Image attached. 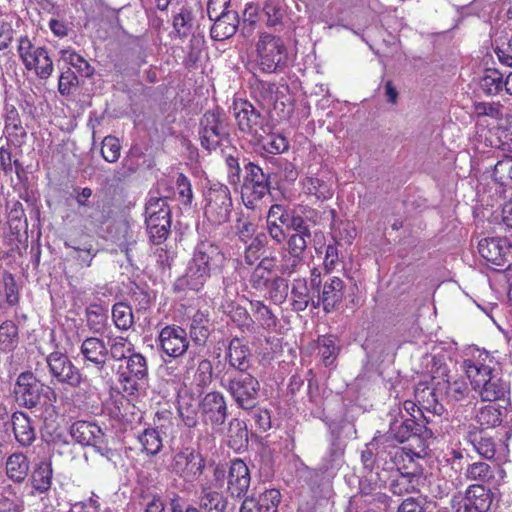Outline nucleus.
<instances>
[{
  "mask_svg": "<svg viewBox=\"0 0 512 512\" xmlns=\"http://www.w3.org/2000/svg\"><path fill=\"white\" fill-rule=\"evenodd\" d=\"M226 257L219 246L209 241L200 242L194 251L184 276L174 284L176 290H200L212 274L223 268Z\"/></svg>",
  "mask_w": 512,
  "mask_h": 512,
  "instance_id": "obj_1",
  "label": "nucleus"
},
{
  "mask_svg": "<svg viewBox=\"0 0 512 512\" xmlns=\"http://www.w3.org/2000/svg\"><path fill=\"white\" fill-rule=\"evenodd\" d=\"M17 53L26 70L41 79L51 76L54 70L53 61L45 47L34 45L27 36H24L18 40Z\"/></svg>",
  "mask_w": 512,
  "mask_h": 512,
  "instance_id": "obj_2",
  "label": "nucleus"
},
{
  "mask_svg": "<svg viewBox=\"0 0 512 512\" xmlns=\"http://www.w3.org/2000/svg\"><path fill=\"white\" fill-rule=\"evenodd\" d=\"M204 215L214 224L221 225L228 221L232 211L230 190L221 183H211L204 193Z\"/></svg>",
  "mask_w": 512,
  "mask_h": 512,
  "instance_id": "obj_3",
  "label": "nucleus"
},
{
  "mask_svg": "<svg viewBox=\"0 0 512 512\" xmlns=\"http://www.w3.org/2000/svg\"><path fill=\"white\" fill-rule=\"evenodd\" d=\"M167 198L168 195L151 194L146 203V225L150 237L155 243H161L169 232L171 222Z\"/></svg>",
  "mask_w": 512,
  "mask_h": 512,
  "instance_id": "obj_4",
  "label": "nucleus"
},
{
  "mask_svg": "<svg viewBox=\"0 0 512 512\" xmlns=\"http://www.w3.org/2000/svg\"><path fill=\"white\" fill-rule=\"evenodd\" d=\"M117 375L122 389L129 395L135 394L147 381V359L141 353L133 352L119 365Z\"/></svg>",
  "mask_w": 512,
  "mask_h": 512,
  "instance_id": "obj_5",
  "label": "nucleus"
},
{
  "mask_svg": "<svg viewBox=\"0 0 512 512\" xmlns=\"http://www.w3.org/2000/svg\"><path fill=\"white\" fill-rule=\"evenodd\" d=\"M256 55L260 68L271 73L284 65L287 48L280 37L262 33L256 43Z\"/></svg>",
  "mask_w": 512,
  "mask_h": 512,
  "instance_id": "obj_6",
  "label": "nucleus"
},
{
  "mask_svg": "<svg viewBox=\"0 0 512 512\" xmlns=\"http://www.w3.org/2000/svg\"><path fill=\"white\" fill-rule=\"evenodd\" d=\"M498 361L486 350L473 348L462 362V370L474 389L495 373Z\"/></svg>",
  "mask_w": 512,
  "mask_h": 512,
  "instance_id": "obj_7",
  "label": "nucleus"
},
{
  "mask_svg": "<svg viewBox=\"0 0 512 512\" xmlns=\"http://www.w3.org/2000/svg\"><path fill=\"white\" fill-rule=\"evenodd\" d=\"M16 400L27 408L35 407L42 396L47 398L49 403L56 400V394L50 387L44 385L31 372L21 373L14 387Z\"/></svg>",
  "mask_w": 512,
  "mask_h": 512,
  "instance_id": "obj_8",
  "label": "nucleus"
},
{
  "mask_svg": "<svg viewBox=\"0 0 512 512\" xmlns=\"http://www.w3.org/2000/svg\"><path fill=\"white\" fill-rule=\"evenodd\" d=\"M72 438L81 445H90L108 460H112L115 452L107 447L102 429L95 423L77 421L70 428Z\"/></svg>",
  "mask_w": 512,
  "mask_h": 512,
  "instance_id": "obj_9",
  "label": "nucleus"
},
{
  "mask_svg": "<svg viewBox=\"0 0 512 512\" xmlns=\"http://www.w3.org/2000/svg\"><path fill=\"white\" fill-rule=\"evenodd\" d=\"M493 502V495L483 485H470L464 496H454L452 508L454 512H487Z\"/></svg>",
  "mask_w": 512,
  "mask_h": 512,
  "instance_id": "obj_10",
  "label": "nucleus"
},
{
  "mask_svg": "<svg viewBox=\"0 0 512 512\" xmlns=\"http://www.w3.org/2000/svg\"><path fill=\"white\" fill-rule=\"evenodd\" d=\"M205 462L200 453L192 448H185L175 454L171 468L173 472L186 481H194L203 472Z\"/></svg>",
  "mask_w": 512,
  "mask_h": 512,
  "instance_id": "obj_11",
  "label": "nucleus"
},
{
  "mask_svg": "<svg viewBox=\"0 0 512 512\" xmlns=\"http://www.w3.org/2000/svg\"><path fill=\"white\" fill-rule=\"evenodd\" d=\"M234 115L239 129L253 139L261 136L262 132H266L267 125L264 123V118L251 103L247 101L235 102Z\"/></svg>",
  "mask_w": 512,
  "mask_h": 512,
  "instance_id": "obj_12",
  "label": "nucleus"
},
{
  "mask_svg": "<svg viewBox=\"0 0 512 512\" xmlns=\"http://www.w3.org/2000/svg\"><path fill=\"white\" fill-rule=\"evenodd\" d=\"M161 350L172 358L183 356L189 348V339L185 329L177 325L163 327L158 335Z\"/></svg>",
  "mask_w": 512,
  "mask_h": 512,
  "instance_id": "obj_13",
  "label": "nucleus"
},
{
  "mask_svg": "<svg viewBox=\"0 0 512 512\" xmlns=\"http://www.w3.org/2000/svg\"><path fill=\"white\" fill-rule=\"evenodd\" d=\"M246 178L242 188V198L247 207L253 205L254 200H259L268 192V180L262 169L252 163L246 166Z\"/></svg>",
  "mask_w": 512,
  "mask_h": 512,
  "instance_id": "obj_14",
  "label": "nucleus"
},
{
  "mask_svg": "<svg viewBox=\"0 0 512 512\" xmlns=\"http://www.w3.org/2000/svg\"><path fill=\"white\" fill-rule=\"evenodd\" d=\"M259 390L258 381L249 374L241 375L229 382V391L237 404L244 409L255 406Z\"/></svg>",
  "mask_w": 512,
  "mask_h": 512,
  "instance_id": "obj_15",
  "label": "nucleus"
},
{
  "mask_svg": "<svg viewBox=\"0 0 512 512\" xmlns=\"http://www.w3.org/2000/svg\"><path fill=\"white\" fill-rule=\"evenodd\" d=\"M205 424L221 426L227 418V406L224 396L219 392L207 393L199 403Z\"/></svg>",
  "mask_w": 512,
  "mask_h": 512,
  "instance_id": "obj_16",
  "label": "nucleus"
},
{
  "mask_svg": "<svg viewBox=\"0 0 512 512\" xmlns=\"http://www.w3.org/2000/svg\"><path fill=\"white\" fill-rule=\"evenodd\" d=\"M47 364L52 375L60 382L78 386L81 382L79 370L68 357L60 352H53L47 357Z\"/></svg>",
  "mask_w": 512,
  "mask_h": 512,
  "instance_id": "obj_17",
  "label": "nucleus"
},
{
  "mask_svg": "<svg viewBox=\"0 0 512 512\" xmlns=\"http://www.w3.org/2000/svg\"><path fill=\"white\" fill-rule=\"evenodd\" d=\"M311 236L292 233L287 240V248L281 256L279 270L282 274H291L302 260L303 252L307 247V240Z\"/></svg>",
  "mask_w": 512,
  "mask_h": 512,
  "instance_id": "obj_18",
  "label": "nucleus"
},
{
  "mask_svg": "<svg viewBox=\"0 0 512 512\" xmlns=\"http://www.w3.org/2000/svg\"><path fill=\"white\" fill-rule=\"evenodd\" d=\"M200 141L207 150H214L220 144L225 132L216 112H207L201 121Z\"/></svg>",
  "mask_w": 512,
  "mask_h": 512,
  "instance_id": "obj_19",
  "label": "nucleus"
},
{
  "mask_svg": "<svg viewBox=\"0 0 512 512\" xmlns=\"http://www.w3.org/2000/svg\"><path fill=\"white\" fill-rule=\"evenodd\" d=\"M512 243L506 238L491 237L482 239L478 244V252L487 262L502 266Z\"/></svg>",
  "mask_w": 512,
  "mask_h": 512,
  "instance_id": "obj_20",
  "label": "nucleus"
},
{
  "mask_svg": "<svg viewBox=\"0 0 512 512\" xmlns=\"http://www.w3.org/2000/svg\"><path fill=\"white\" fill-rule=\"evenodd\" d=\"M227 485L234 497H240L246 493L250 485V473L244 461L235 459L231 462Z\"/></svg>",
  "mask_w": 512,
  "mask_h": 512,
  "instance_id": "obj_21",
  "label": "nucleus"
},
{
  "mask_svg": "<svg viewBox=\"0 0 512 512\" xmlns=\"http://www.w3.org/2000/svg\"><path fill=\"white\" fill-rule=\"evenodd\" d=\"M344 297V282L339 277H331L325 281L317 298V305H323L326 312L332 311Z\"/></svg>",
  "mask_w": 512,
  "mask_h": 512,
  "instance_id": "obj_22",
  "label": "nucleus"
},
{
  "mask_svg": "<svg viewBox=\"0 0 512 512\" xmlns=\"http://www.w3.org/2000/svg\"><path fill=\"white\" fill-rule=\"evenodd\" d=\"M80 351L85 361L92 363L98 369L105 366L109 351L102 339L97 337L86 338L82 342Z\"/></svg>",
  "mask_w": 512,
  "mask_h": 512,
  "instance_id": "obj_23",
  "label": "nucleus"
},
{
  "mask_svg": "<svg viewBox=\"0 0 512 512\" xmlns=\"http://www.w3.org/2000/svg\"><path fill=\"white\" fill-rule=\"evenodd\" d=\"M210 20L214 21L211 27V36L215 40H224L233 36L239 23L235 12H221Z\"/></svg>",
  "mask_w": 512,
  "mask_h": 512,
  "instance_id": "obj_24",
  "label": "nucleus"
},
{
  "mask_svg": "<svg viewBox=\"0 0 512 512\" xmlns=\"http://www.w3.org/2000/svg\"><path fill=\"white\" fill-rule=\"evenodd\" d=\"M474 390L483 401H496L506 395L509 391V386L494 373L479 384V387H475Z\"/></svg>",
  "mask_w": 512,
  "mask_h": 512,
  "instance_id": "obj_25",
  "label": "nucleus"
},
{
  "mask_svg": "<svg viewBox=\"0 0 512 512\" xmlns=\"http://www.w3.org/2000/svg\"><path fill=\"white\" fill-rule=\"evenodd\" d=\"M276 266V257H267L261 260L250 277V283L254 289L263 292L268 289V284L274 278L272 271Z\"/></svg>",
  "mask_w": 512,
  "mask_h": 512,
  "instance_id": "obj_26",
  "label": "nucleus"
},
{
  "mask_svg": "<svg viewBox=\"0 0 512 512\" xmlns=\"http://www.w3.org/2000/svg\"><path fill=\"white\" fill-rule=\"evenodd\" d=\"M12 426L16 440L23 446L30 445L35 439V430L30 418L22 413L15 412L12 415Z\"/></svg>",
  "mask_w": 512,
  "mask_h": 512,
  "instance_id": "obj_27",
  "label": "nucleus"
},
{
  "mask_svg": "<svg viewBox=\"0 0 512 512\" xmlns=\"http://www.w3.org/2000/svg\"><path fill=\"white\" fill-rule=\"evenodd\" d=\"M292 306L296 311H304L310 303L317 307V301L308 288L307 281L303 278H298L293 281L291 289Z\"/></svg>",
  "mask_w": 512,
  "mask_h": 512,
  "instance_id": "obj_28",
  "label": "nucleus"
},
{
  "mask_svg": "<svg viewBox=\"0 0 512 512\" xmlns=\"http://www.w3.org/2000/svg\"><path fill=\"white\" fill-rule=\"evenodd\" d=\"M436 390L439 392H444L450 400L454 401L464 399L469 391L468 385L464 378L457 374L448 376L443 384L438 383Z\"/></svg>",
  "mask_w": 512,
  "mask_h": 512,
  "instance_id": "obj_29",
  "label": "nucleus"
},
{
  "mask_svg": "<svg viewBox=\"0 0 512 512\" xmlns=\"http://www.w3.org/2000/svg\"><path fill=\"white\" fill-rule=\"evenodd\" d=\"M303 192L314 196L317 200H327L333 196V189L330 183L318 178L309 176L302 180Z\"/></svg>",
  "mask_w": 512,
  "mask_h": 512,
  "instance_id": "obj_30",
  "label": "nucleus"
},
{
  "mask_svg": "<svg viewBox=\"0 0 512 512\" xmlns=\"http://www.w3.org/2000/svg\"><path fill=\"white\" fill-rule=\"evenodd\" d=\"M29 471V462L22 453L10 455L6 461V474L14 482H22Z\"/></svg>",
  "mask_w": 512,
  "mask_h": 512,
  "instance_id": "obj_31",
  "label": "nucleus"
},
{
  "mask_svg": "<svg viewBox=\"0 0 512 512\" xmlns=\"http://www.w3.org/2000/svg\"><path fill=\"white\" fill-rule=\"evenodd\" d=\"M268 130L267 126L266 132H262V135L257 136L254 141L270 154L285 152L288 149L287 139L281 134L269 133Z\"/></svg>",
  "mask_w": 512,
  "mask_h": 512,
  "instance_id": "obj_32",
  "label": "nucleus"
},
{
  "mask_svg": "<svg viewBox=\"0 0 512 512\" xmlns=\"http://www.w3.org/2000/svg\"><path fill=\"white\" fill-rule=\"evenodd\" d=\"M249 356L250 351L243 342L235 338L233 339L228 347V358L229 363L234 368L244 371L249 367Z\"/></svg>",
  "mask_w": 512,
  "mask_h": 512,
  "instance_id": "obj_33",
  "label": "nucleus"
},
{
  "mask_svg": "<svg viewBox=\"0 0 512 512\" xmlns=\"http://www.w3.org/2000/svg\"><path fill=\"white\" fill-rule=\"evenodd\" d=\"M31 484L39 493L47 492L52 484V467L48 461H41L31 475Z\"/></svg>",
  "mask_w": 512,
  "mask_h": 512,
  "instance_id": "obj_34",
  "label": "nucleus"
},
{
  "mask_svg": "<svg viewBox=\"0 0 512 512\" xmlns=\"http://www.w3.org/2000/svg\"><path fill=\"white\" fill-rule=\"evenodd\" d=\"M414 421L410 418L403 419L393 418L390 422L389 430L387 433L388 438L394 439L395 441L402 443L409 439L413 431Z\"/></svg>",
  "mask_w": 512,
  "mask_h": 512,
  "instance_id": "obj_35",
  "label": "nucleus"
},
{
  "mask_svg": "<svg viewBox=\"0 0 512 512\" xmlns=\"http://www.w3.org/2000/svg\"><path fill=\"white\" fill-rule=\"evenodd\" d=\"M200 507L205 512H223L226 507V500L221 493L211 490L210 487H204Z\"/></svg>",
  "mask_w": 512,
  "mask_h": 512,
  "instance_id": "obj_36",
  "label": "nucleus"
},
{
  "mask_svg": "<svg viewBox=\"0 0 512 512\" xmlns=\"http://www.w3.org/2000/svg\"><path fill=\"white\" fill-rule=\"evenodd\" d=\"M19 341L18 327L11 321L6 320L0 325V350L12 351Z\"/></svg>",
  "mask_w": 512,
  "mask_h": 512,
  "instance_id": "obj_37",
  "label": "nucleus"
},
{
  "mask_svg": "<svg viewBox=\"0 0 512 512\" xmlns=\"http://www.w3.org/2000/svg\"><path fill=\"white\" fill-rule=\"evenodd\" d=\"M474 115L479 118V123L483 124V121H481L482 117H488L491 119V123H487V125L500 126V123L498 121L501 120V117L503 115L502 113V106L498 103H485L480 102L476 103L474 105Z\"/></svg>",
  "mask_w": 512,
  "mask_h": 512,
  "instance_id": "obj_38",
  "label": "nucleus"
},
{
  "mask_svg": "<svg viewBox=\"0 0 512 512\" xmlns=\"http://www.w3.org/2000/svg\"><path fill=\"white\" fill-rule=\"evenodd\" d=\"M503 74L496 69H487L480 80L481 89L489 95L498 94L504 88Z\"/></svg>",
  "mask_w": 512,
  "mask_h": 512,
  "instance_id": "obj_39",
  "label": "nucleus"
},
{
  "mask_svg": "<svg viewBox=\"0 0 512 512\" xmlns=\"http://www.w3.org/2000/svg\"><path fill=\"white\" fill-rule=\"evenodd\" d=\"M60 59L66 64L74 67L82 76H90L92 68L90 64L75 51L70 49H63L60 51Z\"/></svg>",
  "mask_w": 512,
  "mask_h": 512,
  "instance_id": "obj_40",
  "label": "nucleus"
},
{
  "mask_svg": "<svg viewBox=\"0 0 512 512\" xmlns=\"http://www.w3.org/2000/svg\"><path fill=\"white\" fill-rule=\"evenodd\" d=\"M142 449L148 455H156L162 448V439L156 429L149 428L138 436Z\"/></svg>",
  "mask_w": 512,
  "mask_h": 512,
  "instance_id": "obj_41",
  "label": "nucleus"
},
{
  "mask_svg": "<svg viewBox=\"0 0 512 512\" xmlns=\"http://www.w3.org/2000/svg\"><path fill=\"white\" fill-rule=\"evenodd\" d=\"M262 293L275 304H282L288 296V283L281 277H274Z\"/></svg>",
  "mask_w": 512,
  "mask_h": 512,
  "instance_id": "obj_42",
  "label": "nucleus"
},
{
  "mask_svg": "<svg viewBox=\"0 0 512 512\" xmlns=\"http://www.w3.org/2000/svg\"><path fill=\"white\" fill-rule=\"evenodd\" d=\"M229 444L234 449H240L248 440V431L244 422L233 419L228 429Z\"/></svg>",
  "mask_w": 512,
  "mask_h": 512,
  "instance_id": "obj_43",
  "label": "nucleus"
},
{
  "mask_svg": "<svg viewBox=\"0 0 512 512\" xmlns=\"http://www.w3.org/2000/svg\"><path fill=\"white\" fill-rule=\"evenodd\" d=\"M18 301L16 283L10 273H4L0 281V305H14Z\"/></svg>",
  "mask_w": 512,
  "mask_h": 512,
  "instance_id": "obj_44",
  "label": "nucleus"
},
{
  "mask_svg": "<svg viewBox=\"0 0 512 512\" xmlns=\"http://www.w3.org/2000/svg\"><path fill=\"white\" fill-rule=\"evenodd\" d=\"M110 353L114 360H125L134 351V345L127 338L116 336L110 339Z\"/></svg>",
  "mask_w": 512,
  "mask_h": 512,
  "instance_id": "obj_45",
  "label": "nucleus"
},
{
  "mask_svg": "<svg viewBox=\"0 0 512 512\" xmlns=\"http://www.w3.org/2000/svg\"><path fill=\"white\" fill-rule=\"evenodd\" d=\"M207 323V317L201 312H197L192 318L190 336L198 344L204 343L209 335Z\"/></svg>",
  "mask_w": 512,
  "mask_h": 512,
  "instance_id": "obj_46",
  "label": "nucleus"
},
{
  "mask_svg": "<svg viewBox=\"0 0 512 512\" xmlns=\"http://www.w3.org/2000/svg\"><path fill=\"white\" fill-rule=\"evenodd\" d=\"M112 317L119 329L127 330L133 324L132 309L124 303H117L113 306Z\"/></svg>",
  "mask_w": 512,
  "mask_h": 512,
  "instance_id": "obj_47",
  "label": "nucleus"
},
{
  "mask_svg": "<svg viewBox=\"0 0 512 512\" xmlns=\"http://www.w3.org/2000/svg\"><path fill=\"white\" fill-rule=\"evenodd\" d=\"M476 418L483 429L492 428L500 424L501 412L495 406L487 405L480 409Z\"/></svg>",
  "mask_w": 512,
  "mask_h": 512,
  "instance_id": "obj_48",
  "label": "nucleus"
},
{
  "mask_svg": "<svg viewBox=\"0 0 512 512\" xmlns=\"http://www.w3.org/2000/svg\"><path fill=\"white\" fill-rule=\"evenodd\" d=\"M465 476L471 481L489 482L493 477L490 465L485 462H476L468 465Z\"/></svg>",
  "mask_w": 512,
  "mask_h": 512,
  "instance_id": "obj_49",
  "label": "nucleus"
},
{
  "mask_svg": "<svg viewBox=\"0 0 512 512\" xmlns=\"http://www.w3.org/2000/svg\"><path fill=\"white\" fill-rule=\"evenodd\" d=\"M280 501V492L277 489H269L262 493L256 502L261 512H278Z\"/></svg>",
  "mask_w": 512,
  "mask_h": 512,
  "instance_id": "obj_50",
  "label": "nucleus"
},
{
  "mask_svg": "<svg viewBox=\"0 0 512 512\" xmlns=\"http://www.w3.org/2000/svg\"><path fill=\"white\" fill-rule=\"evenodd\" d=\"M494 179L503 186H512V157L498 161L494 167Z\"/></svg>",
  "mask_w": 512,
  "mask_h": 512,
  "instance_id": "obj_51",
  "label": "nucleus"
},
{
  "mask_svg": "<svg viewBox=\"0 0 512 512\" xmlns=\"http://www.w3.org/2000/svg\"><path fill=\"white\" fill-rule=\"evenodd\" d=\"M414 394L416 402L419 405L418 410L421 408L431 409L437 402L434 389L424 383L417 385Z\"/></svg>",
  "mask_w": 512,
  "mask_h": 512,
  "instance_id": "obj_52",
  "label": "nucleus"
},
{
  "mask_svg": "<svg viewBox=\"0 0 512 512\" xmlns=\"http://www.w3.org/2000/svg\"><path fill=\"white\" fill-rule=\"evenodd\" d=\"M338 347L336 345V341L333 337H322L319 339V353L321 355L322 361L326 366L333 364L336 355H337Z\"/></svg>",
  "mask_w": 512,
  "mask_h": 512,
  "instance_id": "obj_53",
  "label": "nucleus"
},
{
  "mask_svg": "<svg viewBox=\"0 0 512 512\" xmlns=\"http://www.w3.org/2000/svg\"><path fill=\"white\" fill-rule=\"evenodd\" d=\"M120 150L121 146L117 138L107 136L102 141L101 154L107 162H116L120 157Z\"/></svg>",
  "mask_w": 512,
  "mask_h": 512,
  "instance_id": "obj_54",
  "label": "nucleus"
},
{
  "mask_svg": "<svg viewBox=\"0 0 512 512\" xmlns=\"http://www.w3.org/2000/svg\"><path fill=\"white\" fill-rule=\"evenodd\" d=\"M178 411L187 427H195L197 425V407L190 404L184 397H181L179 400Z\"/></svg>",
  "mask_w": 512,
  "mask_h": 512,
  "instance_id": "obj_55",
  "label": "nucleus"
},
{
  "mask_svg": "<svg viewBox=\"0 0 512 512\" xmlns=\"http://www.w3.org/2000/svg\"><path fill=\"white\" fill-rule=\"evenodd\" d=\"M254 308L255 318L264 329L270 330L276 326V317L272 314L267 306L257 302L254 305Z\"/></svg>",
  "mask_w": 512,
  "mask_h": 512,
  "instance_id": "obj_56",
  "label": "nucleus"
},
{
  "mask_svg": "<svg viewBox=\"0 0 512 512\" xmlns=\"http://www.w3.org/2000/svg\"><path fill=\"white\" fill-rule=\"evenodd\" d=\"M176 190L180 202L183 204H190L192 202L193 193L191 184L183 174H179L176 178Z\"/></svg>",
  "mask_w": 512,
  "mask_h": 512,
  "instance_id": "obj_57",
  "label": "nucleus"
},
{
  "mask_svg": "<svg viewBox=\"0 0 512 512\" xmlns=\"http://www.w3.org/2000/svg\"><path fill=\"white\" fill-rule=\"evenodd\" d=\"M265 244V235L258 234L249 244L245 251V260L248 264H253L259 258V252Z\"/></svg>",
  "mask_w": 512,
  "mask_h": 512,
  "instance_id": "obj_58",
  "label": "nucleus"
},
{
  "mask_svg": "<svg viewBox=\"0 0 512 512\" xmlns=\"http://www.w3.org/2000/svg\"><path fill=\"white\" fill-rule=\"evenodd\" d=\"M335 238L344 241L345 243H351L357 235L356 228L351 222H342L337 228L333 230Z\"/></svg>",
  "mask_w": 512,
  "mask_h": 512,
  "instance_id": "obj_59",
  "label": "nucleus"
},
{
  "mask_svg": "<svg viewBox=\"0 0 512 512\" xmlns=\"http://www.w3.org/2000/svg\"><path fill=\"white\" fill-rule=\"evenodd\" d=\"M212 378V364L209 360H201L198 364L195 381L199 386H206L210 383Z\"/></svg>",
  "mask_w": 512,
  "mask_h": 512,
  "instance_id": "obj_60",
  "label": "nucleus"
},
{
  "mask_svg": "<svg viewBox=\"0 0 512 512\" xmlns=\"http://www.w3.org/2000/svg\"><path fill=\"white\" fill-rule=\"evenodd\" d=\"M264 11L268 18V24L271 26L278 24L284 15V10L279 2L266 3Z\"/></svg>",
  "mask_w": 512,
  "mask_h": 512,
  "instance_id": "obj_61",
  "label": "nucleus"
},
{
  "mask_svg": "<svg viewBox=\"0 0 512 512\" xmlns=\"http://www.w3.org/2000/svg\"><path fill=\"white\" fill-rule=\"evenodd\" d=\"M286 226L288 229H291L294 234L311 236L309 227L307 226L305 220L301 216L294 215L291 218L289 217Z\"/></svg>",
  "mask_w": 512,
  "mask_h": 512,
  "instance_id": "obj_62",
  "label": "nucleus"
},
{
  "mask_svg": "<svg viewBox=\"0 0 512 512\" xmlns=\"http://www.w3.org/2000/svg\"><path fill=\"white\" fill-rule=\"evenodd\" d=\"M289 220V215L282 205H272L268 211L267 222H279L286 224Z\"/></svg>",
  "mask_w": 512,
  "mask_h": 512,
  "instance_id": "obj_63",
  "label": "nucleus"
},
{
  "mask_svg": "<svg viewBox=\"0 0 512 512\" xmlns=\"http://www.w3.org/2000/svg\"><path fill=\"white\" fill-rule=\"evenodd\" d=\"M13 39V29L7 22L0 20V51L7 48Z\"/></svg>",
  "mask_w": 512,
  "mask_h": 512,
  "instance_id": "obj_64",
  "label": "nucleus"
}]
</instances>
